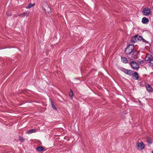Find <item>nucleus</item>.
<instances>
[{"instance_id": "f257e3e1", "label": "nucleus", "mask_w": 153, "mask_h": 153, "mask_svg": "<svg viewBox=\"0 0 153 153\" xmlns=\"http://www.w3.org/2000/svg\"><path fill=\"white\" fill-rule=\"evenodd\" d=\"M134 49L133 44L129 45L126 48L125 52L127 54H129L132 52Z\"/></svg>"}, {"instance_id": "f03ea898", "label": "nucleus", "mask_w": 153, "mask_h": 153, "mask_svg": "<svg viewBox=\"0 0 153 153\" xmlns=\"http://www.w3.org/2000/svg\"><path fill=\"white\" fill-rule=\"evenodd\" d=\"M120 70L125 74L129 76H132L133 74V71H132L127 69L123 68H121Z\"/></svg>"}, {"instance_id": "7ed1b4c3", "label": "nucleus", "mask_w": 153, "mask_h": 153, "mask_svg": "<svg viewBox=\"0 0 153 153\" xmlns=\"http://www.w3.org/2000/svg\"><path fill=\"white\" fill-rule=\"evenodd\" d=\"M130 64L133 69L137 70L139 68L138 65L135 61H133L131 62Z\"/></svg>"}, {"instance_id": "20e7f679", "label": "nucleus", "mask_w": 153, "mask_h": 153, "mask_svg": "<svg viewBox=\"0 0 153 153\" xmlns=\"http://www.w3.org/2000/svg\"><path fill=\"white\" fill-rule=\"evenodd\" d=\"M143 14L146 16L149 15L151 13L150 9L148 7H146L142 11Z\"/></svg>"}, {"instance_id": "39448f33", "label": "nucleus", "mask_w": 153, "mask_h": 153, "mask_svg": "<svg viewBox=\"0 0 153 153\" xmlns=\"http://www.w3.org/2000/svg\"><path fill=\"white\" fill-rule=\"evenodd\" d=\"M146 90L147 91L150 93H151L153 91V89L151 87L150 85L147 83H146L145 85Z\"/></svg>"}, {"instance_id": "423d86ee", "label": "nucleus", "mask_w": 153, "mask_h": 153, "mask_svg": "<svg viewBox=\"0 0 153 153\" xmlns=\"http://www.w3.org/2000/svg\"><path fill=\"white\" fill-rule=\"evenodd\" d=\"M139 37L141 39H142V37L139 35H137L132 38L131 42L132 43H135L137 41V37Z\"/></svg>"}, {"instance_id": "0eeeda50", "label": "nucleus", "mask_w": 153, "mask_h": 153, "mask_svg": "<svg viewBox=\"0 0 153 153\" xmlns=\"http://www.w3.org/2000/svg\"><path fill=\"white\" fill-rule=\"evenodd\" d=\"M137 145L138 147H140L141 149H143L145 148L144 144L142 142L137 143Z\"/></svg>"}, {"instance_id": "6e6552de", "label": "nucleus", "mask_w": 153, "mask_h": 153, "mask_svg": "<svg viewBox=\"0 0 153 153\" xmlns=\"http://www.w3.org/2000/svg\"><path fill=\"white\" fill-rule=\"evenodd\" d=\"M153 57L152 56V55L150 54H147L145 59V61H150L152 59Z\"/></svg>"}, {"instance_id": "1a4fd4ad", "label": "nucleus", "mask_w": 153, "mask_h": 153, "mask_svg": "<svg viewBox=\"0 0 153 153\" xmlns=\"http://www.w3.org/2000/svg\"><path fill=\"white\" fill-rule=\"evenodd\" d=\"M43 10L45 13H49L51 12V8L49 6H47L45 8H44Z\"/></svg>"}, {"instance_id": "9d476101", "label": "nucleus", "mask_w": 153, "mask_h": 153, "mask_svg": "<svg viewBox=\"0 0 153 153\" xmlns=\"http://www.w3.org/2000/svg\"><path fill=\"white\" fill-rule=\"evenodd\" d=\"M133 78L136 80H137L139 78V76L137 72H133Z\"/></svg>"}, {"instance_id": "9b49d317", "label": "nucleus", "mask_w": 153, "mask_h": 153, "mask_svg": "<svg viewBox=\"0 0 153 153\" xmlns=\"http://www.w3.org/2000/svg\"><path fill=\"white\" fill-rule=\"evenodd\" d=\"M30 13V12L29 11H27L25 12L22 14H21L19 15L18 16H22V17H24L25 16H26L27 17L29 15Z\"/></svg>"}, {"instance_id": "f8f14e48", "label": "nucleus", "mask_w": 153, "mask_h": 153, "mask_svg": "<svg viewBox=\"0 0 153 153\" xmlns=\"http://www.w3.org/2000/svg\"><path fill=\"white\" fill-rule=\"evenodd\" d=\"M138 52L137 51H134L132 54V57L134 59H137L138 58Z\"/></svg>"}, {"instance_id": "ddd939ff", "label": "nucleus", "mask_w": 153, "mask_h": 153, "mask_svg": "<svg viewBox=\"0 0 153 153\" xmlns=\"http://www.w3.org/2000/svg\"><path fill=\"white\" fill-rule=\"evenodd\" d=\"M149 22V20L147 18L144 17L142 18V22L143 24H146Z\"/></svg>"}, {"instance_id": "4468645a", "label": "nucleus", "mask_w": 153, "mask_h": 153, "mask_svg": "<svg viewBox=\"0 0 153 153\" xmlns=\"http://www.w3.org/2000/svg\"><path fill=\"white\" fill-rule=\"evenodd\" d=\"M36 150L38 152H40L44 150V148L41 146H40L36 148Z\"/></svg>"}, {"instance_id": "2eb2a0df", "label": "nucleus", "mask_w": 153, "mask_h": 153, "mask_svg": "<svg viewBox=\"0 0 153 153\" xmlns=\"http://www.w3.org/2000/svg\"><path fill=\"white\" fill-rule=\"evenodd\" d=\"M121 60L124 63H127L128 62V61L126 57H121Z\"/></svg>"}, {"instance_id": "dca6fc26", "label": "nucleus", "mask_w": 153, "mask_h": 153, "mask_svg": "<svg viewBox=\"0 0 153 153\" xmlns=\"http://www.w3.org/2000/svg\"><path fill=\"white\" fill-rule=\"evenodd\" d=\"M149 63V66L151 67L152 68H153V57L152 59L150 60Z\"/></svg>"}, {"instance_id": "f3484780", "label": "nucleus", "mask_w": 153, "mask_h": 153, "mask_svg": "<svg viewBox=\"0 0 153 153\" xmlns=\"http://www.w3.org/2000/svg\"><path fill=\"white\" fill-rule=\"evenodd\" d=\"M147 142L150 145L152 143V139L150 137H148L147 139Z\"/></svg>"}, {"instance_id": "a211bd4d", "label": "nucleus", "mask_w": 153, "mask_h": 153, "mask_svg": "<svg viewBox=\"0 0 153 153\" xmlns=\"http://www.w3.org/2000/svg\"><path fill=\"white\" fill-rule=\"evenodd\" d=\"M35 4H32L31 3H30L29 4L28 6L26 7V9H29L31 7H33L34 5Z\"/></svg>"}, {"instance_id": "6ab92c4d", "label": "nucleus", "mask_w": 153, "mask_h": 153, "mask_svg": "<svg viewBox=\"0 0 153 153\" xmlns=\"http://www.w3.org/2000/svg\"><path fill=\"white\" fill-rule=\"evenodd\" d=\"M35 132L36 129H33L30 130V131L28 132V133L30 134L32 133Z\"/></svg>"}, {"instance_id": "aec40b11", "label": "nucleus", "mask_w": 153, "mask_h": 153, "mask_svg": "<svg viewBox=\"0 0 153 153\" xmlns=\"http://www.w3.org/2000/svg\"><path fill=\"white\" fill-rule=\"evenodd\" d=\"M69 96L71 97H72L73 96V91L71 89L70 91L69 92Z\"/></svg>"}, {"instance_id": "412c9836", "label": "nucleus", "mask_w": 153, "mask_h": 153, "mask_svg": "<svg viewBox=\"0 0 153 153\" xmlns=\"http://www.w3.org/2000/svg\"><path fill=\"white\" fill-rule=\"evenodd\" d=\"M138 62H139L140 64L141 65H142L143 64V63L144 62V61L143 60H141V59H139L138 61Z\"/></svg>"}, {"instance_id": "4be33fe9", "label": "nucleus", "mask_w": 153, "mask_h": 153, "mask_svg": "<svg viewBox=\"0 0 153 153\" xmlns=\"http://www.w3.org/2000/svg\"><path fill=\"white\" fill-rule=\"evenodd\" d=\"M51 106L54 109V110H56L57 108L55 106V105L53 104V102L51 100Z\"/></svg>"}, {"instance_id": "5701e85b", "label": "nucleus", "mask_w": 153, "mask_h": 153, "mask_svg": "<svg viewBox=\"0 0 153 153\" xmlns=\"http://www.w3.org/2000/svg\"><path fill=\"white\" fill-rule=\"evenodd\" d=\"M19 140L21 141V142H24V141L25 140L21 136H19Z\"/></svg>"}, {"instance_id": "b1692460", "label": "nucleus", "mask_w": 153, "mask_h": 153, "mask_svg": "<svg viewBox=\"0 0 153 153\" xmlns=\"http://www.w3.org/2000/svg\"><path fill=\"white\" fill-rule=\"evenodd\" d=\"M142 39L143 40V42H145L146 43H148V42L147 41H146V40L144 39H143H143Z\"/></svg>"}, {"instance_id": "393cba45", "label": "nucleus", "mask_w": 153, "mask_h": 153, "mask_svg": "<svg viewBox=\"0 0 153 153\" xmlns=\"http://www.w3.org/2000/svg\"><path fill=\"white\" fill-rule=\"evenodd\" d=\"M137 38H138V39H137V40H142V39H141V38H140L139 37H137Z\"/></svg>"}, {"instance_id": "a878e982", "label": "nucleus", "mask_w": 153, "mask_h": 153, "mask_svg": "<svg viewBox=\"0 0 153 153\" xmlns=\"http://www.w3.org/2000/svg\"><path fill=\"white\" fill-rule=\"evenodd\" d=\"M152 153H153V150L152 151Z\"/></svg>"}]
</instances>
